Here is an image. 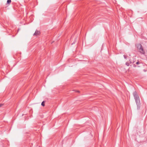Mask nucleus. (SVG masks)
I'll list each match as a JSON object with an SVG mask.
<instances>
[{
	"mask_svg": "<svg viewBox=\"0 0 147 147\" xmlns=\"http://www.w3.org/2000/svg\"><path fill=\"white\" fill-rule=\"evenodd\" d=\"M134 66L135 67H136V65L135 64L134 65Z\"/></svg>",
	"mask_w": 147,
	"mask_h": 147,
	"instance_id": "ddd939ff",
	"label": "nucleus"
},
{
	"mask_svg": "<svg viewBox=\"0 0 147 147\" xmlns=\"http://www.w3.org/2000/svg\"><path fill=\"white\" fill-rule=\"evenodd\" d=\"M142 48H142H139L138 49V50H139H139H140V49H141Z\"/></svg>",
	"mask_w": 147,
	"mask_h": 147,
	"instance_id": "9b49d317",
	"label": "nucleus"
},
{
	"mask_svg": "<svg viewBox=\"0 0 147 147\" xmlns=\"http://www.w3.org/2000/svg\"><path fill=\"white\" fill-rule=\"evenodd\" d=\"M130 63H132V62H131V61H130Z\"/></svg>",
	"mask_w": 147,
	"mask_h": 147,
	"instance_id": "4468645a",
	"label": "nucleus"
},
{
	"mask_svg": "<svg viewBox=\"0 0 147 147\" xmlns=\"http://www.w3.org/2000/svg\"><path fill=\"white\" fill-rule=\"evenodd\" d=\"M40 34V32L39 31H38L37 30H36L34 34V36H37V35H39Z\"/></svg>",
	"mask_w": 147,
	"mask_h": 147,
	"instance_id": "f03ea898",
	"label": "nucleus"
},
{
	"mask_svg": "<svg viewBox=\"0 0 147 147\" xmlns=\"http://www.w3.org/2000/svg\"><path fill=\"white\" fill-rule=\"evenodd\" d=\"M123 57H124V58L125 59H127V55H123Z\"/></svg>",
	"mask_w": 147,
	"mask_h": 147,
	"instance_id": "0eeeda50",
	"label": "nucleus"
},
{
	"mask_svg": "<svg viewBox=\"0 0 147 147\" xmlns=\"http://www.w3.org/2000/svg\"><path fill=\"white\" fill-rule=\"evenodd\" d=\"M11 2V0H7V3L8 4H9Z\"/></svg>",
	"mask_w": 147,
	"mask_h": 147,
	"instance_id": "39448f33",
	"label": "nucleus"
},
{
	"mask_svg": "<svg viewBox=\"0 0 147 147\" xmlns=\"http://www.w3.org/2000/svg\"><path fill=\"white\" fill-rule=\"evenodd\" d=\"M74 43H75V42L71 44V45H73V44H74Z\"/></svg>",
	"mask_w": 147,
	"mask_h": 147,
	"instance_id": "2eb2a0df",
	"label": "nucleus"
},
{
	"mask_svg": "<svg viewBox=\"0 0 147 147\" xmlns=\"http://www.w3.org/2000/svg\"><path fill=\"white\" fill-rule=\"evenodd\" d=\"M140 62H139V61H137V62H136V64H137V65H138V64H140Z\"/></svg>",
	"mask_w": 147,
	"mask_h": 147,
	"instance_id": "1a4fd4ad",
	"label": "nucleus"
},
{
	"mask_svg": "<svg viewBox=\"0 0 147 147\" xmlns=\"http://www.w3.org/2000/svg\"><path fill=\"white\" fill-rule=\"evenodd\" d=\"M142 47V45L141 44H139L137 45V48L138 49L140 48H141Z\"/></svg>",
	"mask_w": 147,
	"mask_h": 147,
	"instance_id": "20e7f679",
	"label": "nucleus"
},
{
	"mask_svg": "<svg viewBox=\"0 0 147 147\" xmlns=\"http://www.w3.org/2000/svg\"><path fill=\"white\" fill-rule=\"evenodd\" d=\"M126 65L128 66L129 65V64L128 62H126L125 63Z\"/></svg>",
	"mask_w": 147,
	"mask_h": 147,
	"instance_id": "6e6552de",
	"label": "nucleus"
},
{
	"mask_svg": "<svg viewBox=\"0 0 147 147\" xmlns=\"http://www.w3.org/2000/svg\"><path fill=\"white\" fill-rule=\"evenodd\" d=\"M139 51L142 54H144L145 53V51H144L143 48L142 47L140 49Z\"/></svg>",
	"mask_w": 147,
	"mask_h": 147,
	"instance_id": "7ed1b4c3",
	"label": "nucleus"
},
{
	"mask_svg": "<svg viewBox=\"0 0 147 147\" xmlns=\"http://www.w3.org/2000/svg\"><path fill=\"white\" fill-rule=\"evenodd\" d=\"M133 96L137 106V109H139L140 107V103L139 96L136 91L133 93Z\"/></svg>",
	"mask_w": 147,
	"mask_h": 147,
	"instance_id": "f257e3e1",
	"label": "nucleus"
},
{
	"mask_svg": "<svg viewBox=\"0 0 147 147\" xmlns=\"http://www.w3.org/2000/svg\"><path fill=\"white\" fill-rule=\"evenodd\" d=\"M45 101H43L41 103V105L43 106H44L45 105Z\"/></svg>",
	"mask_w": 147,
	"mask_h": 147,
	"instance_id": "423d86ee",
	"label": "nucleus"
},
{
	"mask_svg": "<svg viewBox=\"0 0 147 147\" xmlns=\"http://www.w3.org/2000/svg\"><path fill=\"white\" fill-rule=\"evenodd\" d=\"M73 91H76V92H79V91H76L75 90H73Z\"/></svg>",
	"mask_w": 147,
	"mask_h": 147,
	"instance_id": "f8f14e48",
	"label": "nucleus"
},
{
	"mask_svg": "<svg viewBox=\"0 0 147 147\" xmlns=\"http://www.w3.org/2000/svg\"><path fill=\"white\" fill-rule=\"evenodd\" d=\"M3 105V104H0V107H2Z\"/></svg>",
	"mask_w": 147,
	"mask_h": 147,
	"instance_id": "9d476101",
	"label": "nucleus"
}]
</instances>
